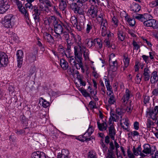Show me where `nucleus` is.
<instances>
[{"mask_svg": "<svg viewBox=\"0 0 158 158\" xmlns=\"http://www.w3.org/2000/svg\"><path fill=\"white\" fill-rule=\"evenodd\" d=\"M9 37H10V39L12 41H13L15 42H16L18 38L16 34L15 33H13V32L12 33L11 35V34H10V36H9Z\"/></svg>", "mask_w": 158, "mask_h": 158, "instance_id": "5fc2aeb1", "label": "nucleus"}, {"mask_svg": "<svg viewBox=\"0 0 158 158\" xmlns=\"http://www.w3.org/2000/svg\"><path fill=\"white\" fill-rule=\"evenodd\" d=\"M60 65L64 70H66L68 68V62L62 59L60 60Z\"/></svg>", "mask_w": 158, "mask_h": 158, "instance_id": "473e14b6", "label": "nucleus"}, {"mask_svg": "<svg viewBox=\"0 0 158 158\" xmlns=\"http://www.w3.org/2000/svg\"><path fill=\"white\" fill-rule=\"evenodd\" d=\"M36 58V54H34L32 53H30L27 57V60L30 62H32L35 60Z\"/></svg>", "mask_w": 158, "mask_h": 158, "instance_id": "f704fd0d", "label": "nucleus"}, {"mask_svg": "<svg viewBox=\"0 0 158 158\" xmlns=\"http://www.w3.org/2000/svg\"><path fill=\"white\" fill-rule=\"evenodd\" d=\"M94 129L93 128V127L92 126L89 125V127L85 133L84 134V135H85L87 133H88V137L91 136V135L93 132Z\"/></svg>", "mask_w": 158, "mask_h": 158, "instance_id": "58836bf2", "label": "nucleus"}, {"mask_svg": "<svg viewBox=\"0 0 158 158\" xmlns=\"http://www.w3.org/2000/svg\"><path fill=\"white\" fill-rule=\"evenodd\" d=\"M132 44L133 46V49L138 50L140 48V46L135 40H133Z\"/></svg>", "mask_w": 158, "mask_h": 158, "instance_id": "4d7b16f0", "label": "nucleus"}, {"mask_svg": "<svg viewBox=\"0 0 158 158\" xmlns=\"http://www.w3.org/2000/svg\"><path fill=\"white\" fill-rule=\"evenodd\" d=\"M85 42L86 46L89 48L94 46V40H93L92 39H87L85 40Z\"/></svg>", "mask_w": 158, "mask_h": 158, "instance_id": "e433bc0d", "label": "nucleus"}, {"mask_svg": "<svg viewBox=\"0 0 158 158\" xmlns=\"http://www.w3.org/2000/svg\"><path fill=\"white\" fill-rule=\"evenodd\" d=\"M143 150L142 152L143 153L148 154H152L151 148L149 144H145L143 145Z\"/></svg>", "mask_w": 158, "mask_h": 158, "instance_id": "aec40b11", "label": "nucleus"}, {"mask_svg": "<svg viewBox=\"0 0 158 158\" xmlns=\"http://www.w3.org/2000/svg\"><path fill=\"white\" fill-rule=\"evenodd\" d=\"M58 52L59 53V55H63L64 54L66 56V54L65 53L64 49L63 48H60L58 49Z\"/></svg>", "mask_w": 158, "mask_h": 158, "instance_id": "69168bd1", "label": "nucleus"}, {"mask_svg": "<svg viewBox=\"0 0 158 158\" xmlns=\"http://www.w3.org/2000/svg\"><path fill=\"white\" fill-rule=\"evenodd\" d=\"M31 156L32 158H48V156L43 152L39 151L34 152Z\"/></svg>", "mask_w": 158, "mask_h": 158, "instance_id": "4468645a", "label": "nucleus"}, {"mask_svg": "<svg viewBox=\"0 0 158 158\" xmlns=\"http://www.w3.org/2000/svg\"><path fill=\"white\" fill-rule=\"evenodd\" d=\"M37 40H38V41L37 42V45L40 47V48L41 50L43 51L44 52V46L43 45L42 43L40 42V39L39 38L37 37Z\"/></svg>", "mask_w": 158, "mask_h": 158, "instance_id": "6e6d98bb", "label": "nucleus"}, {"mask_svg": "<svg viewBox=\"0 0 158 158\" xmlns=\"http://www.w3.org/2000/svg\"><path fill=\"white\" fill-rule=\"evenodd\" d=\"M77 45L78 46H75L74 47V55L77 57V59H82V50L83 48H85L82 45V42L78 43Z\"/></svg>", "mask_w": 158, "mask_h": 158, "instance_id": "f257e3e1", "label": "nucleus"}, {"mask_svg": "<svg viewBox=\"0 0 158 158\" xmlns=\"http://www.w3.org/2000/svg\"><path fill=\"white\" fill-rule=\"evenodd\" d=\"M152 96L155 97H158V88H155L153 89L152 91Z\"/></svg>", "mask_w": 158, "mask_h": 158, "instance_id": "680f3d73", "label": "nucleus"}, {"mask_svg": "<svg viewBox=\"0 0 158 158\" xmlns=\"http://www.w3.org/2000/svg\"><path fill=\"white\" fill-rule=\"evenodd\" d=\"M23 51L22 50H19L17 51L16 53L17 61V66L21 68L23 63Z\"/></svg>", "mask_w": 158, "mask_h": 158, "instance_id": "39448f33", "label": "nucleus"}, {"mask_svg": "<svg viewBox=\"0 0 158 158\" xmlns=\"http://www.w3.org/2000/svg\"><path fill=\"white\" fill-rule=\"evenodd\" d=\"M125 20L128 23L129 25L131 27L134 26L135 23V21L134 19L132 18H129V16L127 15L125 17Z\"/></svg>", "mask_w": 158, "mask_h": 158, "instance_id": "cd10ccee", "label": "nucleus"}, {"mask_svg": "<svg viewBox=\"0 0 158 158\" xmlns=\"http://www.w3.org/2000/svg\"><path fill=\"white\" fill-rule=\"evenodd\" d=\"M110 116L113 122L118 121L120 119V116L117 114L110 113Z\"/></svg>", "mask_w": 158, "mask_h": 158, "instance_id": "ea45409f", "label": "nucleus"}, {"mask_svg": "<svg viewBox=\"0 0 158 158\" xmlns=\"http://www.w3.org/2000/svg\"><path fill=\"white\" fill-rule=\"evenodd\" d=\"M154 121V120H153ZM156 121L155 120L154 122L150 118H148L146 121L147 127L148 129H150L154 127Z\"/></svg>", "mask_w": 158, "mask_h": 158, "instance_id": "c756f323", "label": "nucleus"}, {"mask_svg": "<svg viewBox=\"0 0 158 158\" xmlns=\"http://www.w3.org/2000/svg\"><path fill=\"white\" fill-rule=\"evenodd\" d=\"M8 63V56L4 52L0 51V67H6Z\"/></svg>", "mask_w": 158, "mask_h": 158, "instance_id": "7ed1b4c3", "label": "nucleus"}, {"mask_svg": "<svg viewBox=\"0 0 158 158\" xmlns=\"http://www.w3.org/2000/svg\"><path fill=\"white\" fill-rule=\"evenodd\" d=\"M150 81L152 83H155L157 82L158 80V76L157 74V72L156 71H154L152 73L150 77Z\"/></svg>", "mask_w": 158, "mask_h": 158, "instance_id": "393cba45", "label": "nucleus"}, {"mask_svg": "<svg viewBox=\"0 0 158 158\" xmlns=\"http://www.w3.org/2000/svg\"><path fill=\"white\" fill-rule=\"evenodd\" d=\"M20 120L22 124H26L27 123V119L24 115L20 116Z\"/></svg>", "mask_w": 158, "mask_h": 158, "instance_id": "864d4df0", "label": "nucleus"}, {"mask_svg": "<svg viewBox=\"0 0 158 158\" xmlns=\"http://www.w3.org/2000/svg\"><path fill=\"white\" fill-rule=\"evenodd\" d=\"M44 2V3L46 5L45 6V7L47 9H48L49 7L53 6L52 4L49 0H45Z\"/></svg>", "mask_w": 158, "mask_h": 158, "instance_id": "49530a36", "label": "nucleus"}, {"mask_svg": "<svg viewBox=\"0 0 158 158\" xmlns=\"http://www.w3.org/2000/svg\"><path fill=\"white\" fill-rule=\"evenodd\" d=\"M131 91H130L127 89L126 90L125 94L123 96L121 100L122 102L124 103V104H126L131 97H132Z\"/></svg>", "mask_w": 158, "mask_h": 158, "instance_id": "9d476101", "label": "nucleus"}, {"mask_svg": "<svg viewBox=\"0 0 158 158\" xmlns=\"http://www.w3.org/2000/svg\"><path fill=\"white\" fill-rule=\"evenodd\" d=\"M109 64L110 70L113 72H115L117 70L118 66L117 61L116 60L113 61H110V59Z\"/></svg>", "mask_w": 158, "mask_h": 158, "instance_id": "dca6fc26", "label": "nucleus"}, {"mask_svg": "<svg viewBox=\"0 0 158 158\" xmlns=\"http://www.w3.org/2000/svg\"><path fill=\"white\" fill-rule=\"evenodd\" d=\"M93 28V24L91 22H89L86 25V32L87 33H89Z\"/></svg>", "mask_w": 158, "mask_h": 158, "instance_id": "79ce46f5", "label": "nucleus"}, {"mask_svg": "<svg viewBox=\"0 0 158 158\" xmlns=\"http://www.w3.org/2000/svg\"><path fill=\"white\" fill-rule=\"evenodd\" d=\"M67 42V47L66 49V51L68 53H69L71 52V48L73 46V42L72 40V39L66 41Z\"/></svg>", "mask_w": 158, "mask_h": 158, "instance_id": "c85d7f7f", "label": "nucleus"}, {"mask_svg": "<svg viewBox=\"0 0 158 158\" xmlns=\"http://www.w3.org/2000/svg\"><path fill=\"white\" fill-rule=\"evenodd\" d=\"M110 147L107 151V158H114L115 154H114V150L115 149L114 146L112 141L110 142L109 143Z\"/></svg>", "mask_w": 158, "mask_h": 158, "instance_id": "1a4fd4ad", "label": "nucleus"}, {"mask_svg": "<svg viewBox=\"0 0 158 158\" xmlns=\"http://www.w3.org/2000/svg\"><path fill=\"white\" fill-rule=\"evenodd\" d=\"M13 15L12 14H8L6 15L2 21V23L6 28H10L11 26V22Z\"/></svg>", "mask_w": 158, "mask_h": 158, "instance_id": "423d86ee", "label": "nucleus"}, {"mask_svg": "<svg viewBox=\"0 0 158 158\" xmlns=\"http://www.w3.org/2000/svg\"><path fill=\"white\" fill-rule=\"evenodd\" d=\"M108 135L113 140H114V136L116 135L115 130L114 127H108Z\"/></svg>", "mask_w": 158, "mask_h": 158, "instance_id": "412c9836", "label": "nucleus"}, {"mask_svg": "<svg viewBox=\"0 0 158 158\" xmlns=\"http://www.w3.org/2000/svg\"><path fill=\"white\" fill-rule=\"evenodd\" d=\"M98 129L100 131H103L106 130L107 128V124L106 122H103L101 123L99 121L97 122Z\"/></svg>", "mask_w": 158, "mask_h": 158, "instance_id": "5701e85b", "label": "nucleus"}, {"mask_svg": "<svg viewBox=\"0 0 158 158\" xmlns=\"http://www.w3.org/2000/svg\"><path fill=\"white\" fill-rule=\"evenodd\" d=\"M41 12L38 9V6H35L32 10V16L36 24L39 23L40 20V17Z\"/></svg>", "mask_w": 158, "mask_h": 158, "instance_id": "f03ea898", "label": "nucleus"}, {"mask_svg": "<svg viewBox=\"0 0 158 158\" xmlns=\"http://www.w3.org/2000/svg\"><path fill=\"white\" fill-rule=\"evenodd\" d=\"M62 23L59 22L54 26V31L55 33H63V28L62 26Z\"/></svg>", "mask_w": 158, "mask_h": 158, "instance_id": "f3484780", "label": "nucleus"}, {"mask_svg": "<svg viewBox=\"0 0 158 158\" xmlns=\"http://www.w3.org/2000/svg\"><path fill=\"white\" fill-rule=\"evenodd\" d=\"M108 103L110 105L114 104L116 102V99L114 95L110 96L109 98Z\"/></svg>", "mask_w": 158, "mask_h": 158, "instance_id": "37998d69", "label": "nucleus"}, {"mask_svg": "<svg viewBox=\"0 0 158 158\" xmlns=\"http://www.w3.org/2000/svg\"><path fill=\"white\" fill-rule=\"evenodd\" d=\"M56 35H54V36L56 37L58 41H60L62 40V38L61 36V35L63 33H56Z\"/></svg>", "mask_w": 158, "mask_h": 158, "instance_id": "774afa93", "label": "nucleus"}, {"mask_svg": "<svg viewBox=\"0 0 158 158\" xmlns=\"http://www.w3.org/2000/svg\"><path fill=\"white\" fill-rule=\"evenodd\" d=\"M112 22L114 24L115 27H117L118 25V20L115 16H114L112 18Z\"/></svg>", "mask_w": 158, "mask_h": 158, "instance_id": "bf43d9fd", "label": "nucleus"}, {"mask_svg": "<svg viewBox=\"0 0 158 158\" xmlns=\"http://www.w3.org/2000/svg\"><path fill=\"white\" fill-rule=\"evenodd\" d=\"M94 46H95L98 49H100L102 47V42L101 39L96 38L94 40Z\"/></svg>", "mask_w": 158, "mask_h": 158, "instance_id": "a878e982", "label": "nucleus"}, {"mask_svg": "<svg viewBox=\"0 0 158 158\" xmlns=\"http://www.w3.org/2000/svg\"><path fill=\"white\" fill-rule=\"evenodd\" d=\"M120 120V122H123V124L124 125H126V126L128 127L129 124L128 122V119L127 118H121Z\"/></svg>", "mask_w": 158, "mask_h": 158, "instance_id": "338daca9", "label": "nucleus"}, {"mask_svg": "<svg viewBox=\"0 0 158 158\" xmlns=\"http://www.w3.org/2000/svg\"><path fill=\"white\" fill-rule=\"evenodd\" d=\"M88 13L93 18H95L97 16V11L95 8L94 7H91L88 10Z\"/></svg>", "mask_w": 158, "mask_h": 158, "instance_id": "bb28decb", "label": "nucleus"}, {"mask_svg": "<svg viewBox=\"0 0 158 158\" xmlns=\"http://www.w3.org/2000/svg\"><path fill=\"white\" fill-rule=\"evenodd\" d=\"M143 19L144 21L145 20H149L150 19H152V16L148 14H145L143 15Z\"/></svg>", "mask_w": 158, "mask_h": 158, "instance_id": "13d9d810", "label": "nucleus"}, {"mask_svg": "<svg viewBox=\"0 0 158 158\" xmlns=\"http://www.w3.org/2000/svg\"><path fill=\"white\" fill-rule=\"evenodd\" d=\"M14 3L17 5L19 11L22 14L24 15L26 18H28V13L23 6L21 2L19 0H16Z\"/></svg>", "mask_w": 158, "mask_h": 158, "instance_id": "0eeeda50", "label": "nucleus"}, {"mask_svg": "<svg viewBox=\"0 0 158 158\" xmlns=\"http://www.w3.org/2000/svg\"><path fill=\"white\" fill-rule=\"evenodd\" d=\"M73 12L76 14H78L80 15H84V12L83 3H81L80 4H78Z\"/></svg>", "mask_w": 158, "mask_h": 158, "instance_id": "ddd939ff", "label": "nucleus"}, {"mask_svg": "<svg viewBox=\"0 0 158 158\" xmlns=\"http://www.w3.org/2000/svg\"><path fill=\"white\" fill-rule=\"evenodd\" d=\"M134 18L139 21L141 22H144L143 15L142 14H137L134 16Z\"/></svg>", "mask_w": 158, "mask_h": 158, "instance_id": "603ef678", "label": "nucleus"}, {"mask_svg": "<svg viewBox=\"0 0 158 158\" xmlns=\"http://www.w3.org/2000/svg\"><path fill=\"white\" fill-rule=\"evenodd\" d=\"M43 37L45 40L50 44H53L54 42V37L48 32H45L43 33Z\"/></svg>", "mask_w": 158, "mask_h": 158, "instance_id": "f8f14e48", "label": "nucleus"}, {"mask_svg": "<svg viewBox=\"0 0 158 158\" xmlns=\"http://www.w3.org/2000/svg\"><path fill=\"white\" fill-rule=\"evenodd\" d=\"M28 133L29 131L28 128L26 127L24 128V129H20V130H16V133L18 135H21L25 133L26 131Z\"/></svg>", "mask_w": 158, "mask_h": 158, "instance_id": "c03bdc74", "label": "nucleus"}, {"mask_svg": "<svg viewBox=\"0 0 158 158\" xmlns=\"http://www.w3.org/2000/svg\"><path fill=\"white\" fill-rule=\"evenodd\" d=\"M71 39H73L74 40V42L76 43L77 44H78V43L81 42V36L78 35H74L73 33H71Z\"/></svg>", "mask_w": 158, "mask_h": 158, "instance_id": "b1692460", "label": "nucleus"}, {"mask_svg": "<svg viewBox=\"0 0 158 158\" xmlns=\"http://www.w3.org/2000/svg\"><path fill=\"white\" fill-rule=\"evenodd\" d=\"M10 7L9 0H2L0 4V13L3 14L6 12Z\"/></svg>", "mask_w": 158, "mask_h": 158, "instance_id": "20e7f679", "label": "nucleus"}, {"mask_svg": "<svg viewBox=\"0 0 158 158\" xmlns=\"http://www.w3.org/2000/svg\"><path fill=\"white\" fill-rule=\"evenodd\" d=\"M141 8L140 6L138 4H133L131 6V10L134 12H139Z\"/></svg>", "mask_w": 158, "mask_h": 158, "instance_id": "7c9ffc66", "label": "nucleus"}, {"mask_svg": "<svg viewBox=\"0 0 158 158\" xmlns=\"http://www.w3.org/2000/svg\"><path fill=\"white\" fill-rule=\"evenodd\" d=\"M150 73L151 72L148 68L147 67L144 68L142 76L145 81H148L149 80L151 77Z\"/></svg>", "mask_w": 158, "mask_h": 158, "instance_id": "2eb2a0df", "label": "nucleus"}, {"mask_svg": "<svg viewBox=\"0 0 158 158\" xmlns=\"http://www.w3.org/2000/svg\"><path fill=\"white\" fill-rule=\"evenodd\" d=\"M67 4L66 3L59 4V8L60 10L62 11L63 13L65 14L67 11Z\"/></svg>", "mask_w": 158, "mask_h": 158, "instance_id": "4c0bfd02", "label": "nucleus"}, {"mask_svg": "<svg viewBox=\"0 0 158 158\" xmlns=\"http://www.w3.org/2000/svg\"><path fill=\"white\" fill-rule=\"evenodd\" d=\"M48 18L50 24H52L54 26L59 22V20L55 16H51Z\"/></svg>", "mask_w": 158, "mask_h": 158, "instance_id": "2f4dec72", "label": "nucleus"}, {"mask_svg": "<svg viewBox=\"0 0 158 158\" xmlns=\"http://www.w3.org/2000/svg\"><path fill=\"white\" fill-rule=\"evenodd\" d=\"M117 34V38L119 41H123L126 37L125 32L121 28L118 29Z\"/></svg>", "mask_w": 158, "mask_h": 158, "instance_id": "9b49d317", "label": "nucleus"}, {"mask_svg": "<svg viewBox=\"0 0 158 158\" xmlns=\"http://www.w3.org/2000/svg\"><path fill=\"white\" fill-rule=\"evenodd\" d=\"M127 152L128 158H135V156L134 155V154H133L130 150V148L127 149Z\"/></svg>", "mask_w": 158, "mask_h": 158, "instance_id": "052dcab7", "label": "nucleus"}, {"mask_svg": "<svg viewBox=\"0 0 158 158\" xmlns=\"http://www.w3.org/2000/svg\"><path fill=\"white\" fill-rule=\"evenodd\" d=\"M143 102L144 105H146L147 104L149 103L150 97L149 96L147 95L146 94H144L143 95Z\"/></svg>", "mask_w": 158, "mask_h": 158, "instance_id": "a19ab883", "label": "nucleus"}, {"mask_svg": "<svg viewBox=\"0 0 158 158\" xmlns=\"http://www.w3.org/2000/svg\"><path fill=\"white\" fill-rule=\"evenodd\" d=\"M123 61L124 63L123 70L124 71L129 65L130 59L128 58V55L126 53L123 54Z\"/></svg>", "mask_w": 158, "mask_h": 158, "instance_id": "6ab92c4d", "label": "nucleus"}, {"mask_svg": "<svg viewBox=\"0 0 158 158\" xmlns=\"http://www.w3.org/2000/svg\"><path fill=\"white\" fill-rule=\"evenodd\" d=\"M69 4V8L73 11L74 10V9L78 5L77 2H70Z\"/></svg>", "mask_w": 158, "mask_h": 158, "instance_id": "de8ad7c7", "label": "nucleus"}, {"mask_svg": "<svg viewBox=\"0 0 158 158\" xmlns=\"http://www.w3.org/2000/svg\"><path fill=\"white\" fill-rule=\"evenodd\" d=\"M78 89L83 96L86 97H89L91 98L90 94L88 93L83 87L79 88Z\"/></svg>", "mask_w": 158, "mask_h": 158, "instance_id": "c9c22d12", "label": "nucleus"}, {"mask_svg": "<svg viewBox=\"0 0 158 158\" xmlns=\"http://www.w3.org/2000/svg\"><path fill=\"white\" fill-rule=\"evenodd\" d=\"M77 58L75 56H69L68 58V61L70 64L72 65L73 66H75L76 67V65H78V62H77Z\"/></svg>", "mask_w": 158, "mask_h": 158, "instance_id": "4be33fe9", "label": "nucleus"}, {"mask_svg": "<svg viewBox=\"0 0 158 158\" xmlns=\"http://www.w3.org/2000/svg\"><path fill=\"white\" fill-rule=\"evenodd\" d=\"M88 158H97L96 153L92 151L89 152L88 153Z\"/></svg>", "mask_w": 158, "mask_h": 158, "instance_id": "3c124183", "label": "nucleus"}, {"mask_svg": "<svg viewBox=\"0 0 158 158\" xmlns=\"http://www.w3.org/2000/svg\"><path fill=\"white\" fill-rule=\"evenodd\" d=\"M61 153L63 155L64 158H68V156L69 154V151L66 149H63L62 150Z\"/></svg>", "mask_w": 158, "mask_h": 158, "instance_id": "09e8293b", "label": "nucleus"}, {"mask_svg": "<svg viewBox=\"0 0 158 158\" xmlns=\"http://www.w3.org/2000/svg\"><path fill=\"white\" fill-rule=\"evenodd\" d=\"M82 60V59H77V62H78V65H76V68L77 69H79L81 68L82 72L84 73L85 70L83 65Z\"/></svg>", "mask_w": 158, "mask_h": 158, "instance_id": "72a5a7b5", "label": "nucleus"}, {"mask_svg": "<svg viewBox=\"0 0 158 158\" xmlns=\"http://www.w3.org/2000/svg\"><path fill=\"white\" fill-rule=\"evenodd\" d=\"M37 5H35L33 6L31 3H27L25 4V7L27 8H29L30 10H33L34 9V7L35 6H36Z\"/></svg>", "mask_w": 158, "mask_h": 158, "instance_id": "e2e57ef3", "label": "nucleus"}, {"mask_svg": "<svg viewBox=\"0 0 158 158\" xmlns=\"http://www.w3.org/2000/svg\"><path fill=\"white\" fill-rule=\"evenodd\" d=\"M98 18L100 19L98 22L101 23V27L103 28H107L108 24L107 20L104 19L103 16L102 15H100L99 16Z\"/></svg>", "mask_w": 158, "mask_h": 158, "instance_id": "a211bd4d", "label": "nucleus"}, {"mask_svg": "<svg viewBox=\"0 0 158 158\" xmlns=\"http://www.w3.org/2000/svg\"><path fill=\"white\" fill-rule=\"evenodd\" d=\"M63 37L64 38L65 40L67 41L71 39L70 38L68 31H65L63 32Z\"/></svg>", "mask_w": 158, "mask_h": 158, "instance_id": "a18cd8bd", "label": "nucleus"}, {"mask_svg": "<svg viewBox=\"0 0 158 158\" xmlns=\"http://www.w3.org/2000/svg\"><path fill=\"white\" fill-rule=\"evenodd\" d=\"M70 20L71 23L74 26L77 24H78L77 18L75 16H72Z\"/></svg>", "mask_w": 158, "mask_h": 158, "instance_id": "8fccbe9b", "label": "nucleus"}, {"mask_svg": "<svg viewBox=\"0 0 158 158\" xmlns=\"http://www.w3.org/2000/svg\"><path fill=\"white\" fill-rule=\"evenodd\" d=\"M143 24L144 26L147 27H152L154 29L158 28V21L154 19L145 20Z\"/></svg>", "mask_w": 158, "mask_h": 158, "instance_id": "6e6552de", "label": "nucleus"}, {"mask_svg": "<svg viewBox=\"0 0 158 158\" xmlns=\"http://www.w3.org/2000/svg\"><path fill=\"white\" fill-rule=\"evenodd\" d=\"M42 106L44 108H46L49 106V103L47 102L45 100L42 98Z\"/></svg>", "mask_w": 158, "mask_h": 158, "instance_id": "0e129e2a", "label": "nucleus"}]
</instances>
